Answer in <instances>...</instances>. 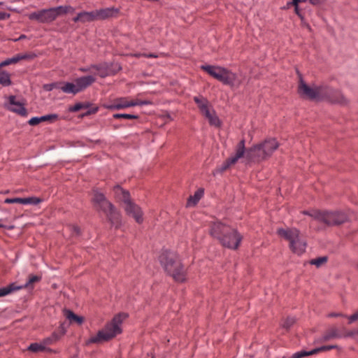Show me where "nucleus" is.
Returning <instances> with one entry per match:
<instances>
[{
	"label": "nucleus",
	"instance_id": "obj_4",
	"mask_svg": "<svg viewBox=\"0 0 358 358\" xmlns=\"http://www.w3.org/2000/svg\"><path fill=\"white\" fill-rule=\"evenodd\" d=\"M159 260L166 272L176 281L182 282L186 280V271L175 252L164 250L159 255Z\"/></svg>",
	"mask_w": 358,
	"mask_h": 358
},
{
	"label": "nucleus",
	"instance_id": "obj_38",
	"mask_svg": "<svg viewBox=\"0 0 358 358\" xmlns=\"http://www.w3.org/2000/svg\"><path fill=\"white\" fill-rule=\"evenodd\" d=\"M83 103H77L73 106V110L78 111V110H80L81 108H83Z\"/></svg>",
	"mask_w": 358,
	"mask_h": 358
},
{
	"label": "nucleus",
	"instance_id": "obj_45",
	"mask_svg": "<svg viewBox=\"0 0 358 358\" xmlns=\"http://www.w3.org/2000/svg\"><path fill=\"white\" fill-rule=\"evenodd\" d=\"M0 227H4L7 229H12L13 228V225H0Z\"/></svg>",
	"mask_w": 358,
	"mask_h": 358
},
{
	"label": "nucleus",
	"instance_id": "obj_39",
	"mask_svg": "<svg viewBox=\"0 0 358 358\" xmlns=\"http://www.w3.org/2000/svg\"><path fill=\"white\" fill-rule=\"evenodd\" d=\"M81 71L83 72H90V73H93V71H94V68H92V66H91L89 68H82L80 69Z\"/></svg>",
	"mask_w": 358,
	"mask_h": 358
},
{
	"label": "nucleus",
	"instance_id": "obj_22",
	"mask_svg": "<svg viewBox=\"0 0 358 358\" xmlns=\"http://www.w3.org/2000/svg\"><path fill=\"white\" fill-rule=\"evenodd\" d=\"M203 195V189H198L194 193V194L193 196H190L188 198L186 206L188 208L195 206L197 204V203L199 201V200L201 199Z\"/></svg>",
	"mask_w": 358,
	"mask_h": 358
},
{
	"label": "nucleus",
	"instance_id": "obj_5",
	"mask_svg": "<svg viewBox=\"0 0 358 358\" xmlns=\"http://www.w3.org/2000/svg\"><path fill=\"white\" fill-rule=\"evenodd\" d=\"M127 315L124 313L117 314L114 316L112 320L107 323L104 328L98 333L92 336L86 342L87 345L92 343H100L110 341L122 332L121 325Z\"/></svg>",
	"mask_w": 358,
	"mask_h": 358
},
{
	"label": "nucleus",
	"instance_id": "obj_19",
	"mask_svg": "<svg viewBox=\"0 0 358 358\" xmlns=\"http://www.w3.org/2000/svg\"><path fill=\"white\" fill-rule=\"evenodd\" d=\"M118 10L114 8H107L94 10L95 16L97 20H103L115 15Z\"/></svg>",
	"mask_w": 358,
	"mask_h": 358
},
{
	"label": "nucleus",
	"instance_id": "obj_41",
	"mask_svg": "<svg viewBox=\"0 0 358 358\" xmlns=\"http://www.w3.org/2000/svg\"><path fill=\"white\" fill-rule=\"evenodd\" d=\"M58 86H59V83L58 84H52V85H46L45 87V88L47 90H51L53 87L58 88Z\"/></svg>",
	"mask_w": 358,
	"mask_h": 358
},
{
	"label": "nucleus",
	"instance_id": "obj_40",
	"mask_svg": "<svg viewBox=\"0 0 358 358\" xmlns=\"http://www.w3.org/2000/svg\"><path fill=\"white\" fill-rule=\"evenodd\" d=\"M10 15L5 12H0V20H5L9 17Z\"/></svg>",
	"mask_w": 358,
	"mask_h": 358
},
{
	"label": "nucleus",
	"instance_id": "obj_15",
	"mask_svg": "<svg viewBox=\"0 0 358 358\" xmlns=\"http://www.w3.org/2000/svg\"><path fill=\"white\" fill-rule=\"evenodd\" d=\"M8 109L22 117H27L28 112L24 106V103L16 100L15 96H9V106Z\"/></svg>",
	"mask_w": 358,
	"mask_h": 358
},
{
	"label": "nucleus",
	"instance_id": "obj_46",
	"mask_svg": "<svg viewBox=\"0 0 358 358\" xmlns=\"http://www.w3.org/2000/svg\"><path fill=\"white\" fill-rule=\"evenodd\" d=\"M1 4V3H0V5Z\"/></svg>",
	"mask_w": 358,
	"mask_h": 358
},
{
	"label": "nucleus",
	"instance_id": "obj_12",
	"mask_svg": "<svg viewBox=\"0 0 358 358\" xmlns=\"http://www.w3.org/2000/svg\"><path fill=\"white\" fill-rule=\"evenodd\" d=\"M93 202L95 208L104 212L110 219L118 217V213L114 206L106 198L103 194L97 191L94 192Z\"/></svg>",
	"mask_w": 358,
	"mask_h": 358
},
{
	"label": "nucleus",
	"instance_id": "obj_6",
	"mask_svg": "<svg viewBox=\"0 0 358 358\" xmlns=\"http://www.w3.org/2000/svg\"><path fill=\"white\" fill-rule=\"evenodd\" d=\"M210 234L218 239L223 246L232 250L237 249L242 240V236L227 225H213Z\"/></svg>",
	"mask_w": 358,
	"mask_h": 358
},
{
	"label": "nucleus",
	"instance_id": "obj_16",
	"mask_svg": "<svg viewBox=\"0 0 358 358\" xmlns=\"http://www.w3.org/2000/svg\"><path fill=\"white\" fill-rule=\"evenodd\" d=\"M336 345H324L320 348H315L310 351L302 350L293 354L289 358H302L306 356L313 355L321 352H324L336 348Z\"/></svg>",
	"mask_w": 358,
	"mask_h": 358
},
{
	"label": "nucleus",
	"instance_id": "obj_18",
	"mask_svg": "<svg viewBox=\"0 0 358 358\" xmlns=\"http://www.w3.org/2000/svg\"><path fill=\"white\" fill-rule=\"evenodd\" d=\"M96 79L93 76H83L78 78H76L74 81L76 84V87L78 90V92H81L84 90L87 87L90 86L92 83L95 82Z\"/></svg>",
	"mask_w": 358,
	"mask_h": 358
},
{
	"label": "nucleus",
	"instance_id": "obj_26",
	"mask_svg": "<svg viewBox=\"0 0 358 358\" xmlns=\"http://www.w3.org/2000/svg\"><path fill=\"white\" fill-rule=\"evenodd\" d=\"M41 279V277L40 275H29L27 282L21 287H22V288L31 289L34 287V285L36 282H38Z\"/></svg>",
	"mask_w": 358,
	"mask_h": 358
},
{
	"label": "nucleus",
	"instance_id": "obj_37",
	"mask_svg": "<svg viewBox=\"0 0 358 358\" xmlns=\"http://www.w3.org/2000/svg\"><path fill=\"white\" fill-rule=\"evenodd\" d=\"M355 334H358L357 330L348 331L343 336L344 337H350V336H354Z\"/></svg>",
	"mask_w": 358,
	"mask_h": 358
},
{
	"label": "nucleus",
	"instance_id": "obj_25",
	"mask_svg": "<svg viewBox=\"0 0 358 358\" xmlns=\"http://www.w3.org/2000/svg\"><path fill=\"white\" fill-rule=\"evenodd\" d=\"M80 17L82 23L97 20L96 16H95L94 11L81 12V13H80Z\"/></svg>",
	"mask_w": 358,
	"mask_h": 358
},
{
	"label": "nucleus",
	"instance_id": "obj_29",
	"mask_svg": "<svg viewBox=\"0 0 358 358\" xmlns=\"http://www.w3.org/2000/svg\"><path fill=\"white\" fill-rule=\"evenodd\" d=\"M28 350L34 352H42L45 350V346L41 344L34 343H31L28 347Z\"/></svg>",
	"mask_w": 358,
	"mask_h": 358
},
{
	"label": "nucleus",
	"instance_id": "obj_48",
	"mask_svg": "<svg viewBox=\"0 0 358 358\" xmlns=\"http://www.w3.org/2000/svg\"><path fill=\"white\" fill-rule=\"evenodd\" d=\"M152 358H154V357H152Z\"/></svg>",
	"mask_w": 358,
	"mask_h": 358
},
{
	"label": "nucleus",
	"instance_id": "obj_27",
	"mask_svg": "<svg viewBox=\"0 0 358 358\" xmlns=\"http://www.w3.org/2000/svg\"><path fill=\"white\" fill-rule=\"evenodd\" d=\"M2 67L3 66H0V84L3 86H8L11 84L10 74L1 70Z\"/></svg>",
	"mask_w": 358,
	"mask_h": 358
},
{
	"label": "nucleus",
	"instance_id": "obj_23",
	"mask_svg": "<svg viewBox=\"0 0 358 358\" xmlns=\"http://www.w3.org/2000/svg\"><path fill=\"white\" fill-rule=\"evenodd\" d=\"M64 316L67 320H69L71 323H76L78 324H81L84 319L83 317H80L75 313H73L72 311L69 310H64Z\"/></svg>",
	"mask_w": 358,
	"mask_h": 358
},
{
	"label": "nucleus",
	"instance_id": "obj_10",
	"mask_svg": "<svg viewBox=\"0 0 358 358\" xmlns=\"http://www.w3.org/2000/svg\"><path fill=\"white\" fill-rule=\"evenodd\" d=\"M73 11L74 8L71 6H60L31 13L28 17L31 20H36L41 23H50L54 21L59 15Z\"/></svg>",
	"mask_w": 358,
	"mask_h": 358
},
{
	"label": "nucleus",
	"instance_id": "obj_17",
	"mask_svg": "<svg viewBox=\"0 0 358 358\" xmlns=\"http://www.w3.org/2000/svg\"><path fill=\"white\" fill-rule=\"evenodd\" d=\"M42 200L36 196L27 198H8L5 200L6 203H20L23 205H33L36 206L40 203Z\"/></svg>",
	"mask_w": 358,
	"mask_h": 358
},
{
	"label": "nucleus",
	"instance_id": "obj_20",
	"mask_svg": "<svg viewBox=\"0 0 358 358\" xmlns=\"http://www.w3.org/2000/svg\"><path fill=\"white\" fill-rule=\"evenodd\" d=\"M58 89L66 94H76L79 92L75 82L59 83Z\"/></svg>",
	"mask_w": 358,
	"mask_h": 358
},
{
	"label": "nucleus",
	"instance_id": "obj_33",
	"mask_svg": "<svg viewBox=\"0 0 358 358\" xmlns=\"http://www.w3.org/2000/svg\"><path fill=\"white\" fill-rule=\"evenodd\" d=\"M19 55V58H20V60H25V59H27V60H30V59H34L35 57H36V55L33 52H28V53H24V54H18Z\"/></svg>",
	"mask_w": 358,
	"mask_h": 358
},
{
	"label": "nucleus",
	"instance_id": "obj_21",
	"mask_svg": "<svg viewBox=\"0 0 358 358\" xmlns=\"http://www.w3.org/2000/svg\"><path fill=\"white\" fill-rule=\"evenodd\" d=\"M342 335L338 332V330L336 327H331L327 330V331L324 334L322 341H328L329 340L334 338H341Z\"/></svg>",
	"mask_w": 358,
	"mask_h": 358
},
{
	"label": "nucleus",
	"instance_id": "obj_1",
	"mask_svg": "<svg viewBox=\"0 0 358 358\" xmlns=\"http://www.w3.org/2000/svg\"><path fill=\"white\" fill-rule=\"evenodd\" d=\"M278 143L275 138H268L264 142L254 145L245 152V140H241L237 145L235 155L228 158L218 169L220 172H224L231 166L235 164L238 160L244 157L252 162L266 160L271 156L273 152L278 148Z\"/></svg>",
	"mask_w": 358,
	"mask_h": 358
},
{
	"label": "nucleus",
	"instance_id": "obj_42",
	"mask_svg": "<svg viewBox=\"0 0 358 358\" xmlns=\"http://www.w3.org/2000/svg\"><path fill=\"white\" fill-rule=\"evenodd\" d=\"M141 55H136V57H140ZM143 56L145 57H153V58H156L157 57V55H154V54H150V55H147V54H143L142 55Z\"/></svg>",
	"mask_w": 358,
	"mask_h": 358
},
{
	"label": "nucleus",
	"instance_id": "obj_43",
	"mask_svg": "<svg viewBox=\"0 0 358 358\" xmlns=\"http://www.w3.org/2000/svg\"><path fill=\"white\" fill-rule=\"evenodd\" d=\"M329 317H338V316H341V317H346V315H343L341 313H330L329 315Z\"/></svg>",
	"mask_w": 358,
	"mask_h": 358
},
{
	"label": "nucleus",
	"instance_id": "obj_34",
	"mask_svg": "<svg viewBox=\"0 0 358 358\" xmlns=\"http://www.w3.org/2000/svg\"><path fill=\"white\" fill-rule=\"evenodd\" d=\"M294 322L295 319L294 317H288L287 318H286L283 323V327L287 329L289 327H291L294 324Z\"/></svg>",
	"mask_w": 358,
	"mask_h": 358
},
{
	"label": "nucleus",
	"instance_id": "obj_35",
	"mask_svg": "<svg viewBox=\"0 0 358 358\" xmlns=\"http://www.w3.org/2000/svg\"><path fill=\"white\" fill-rule=\"evenodd\" d=\"M41 122V117H34L31 118L28 123L31 126H35Z\"/></svg>",
	"mask_w": 358,
	"mask_h": 358
},
{
	"label": "nucleus",
	"instance_id": "obj_31",
	"mask_svg": "<svg viewBox=\"0 0 358 358\" xmlns=\"http://www.w3.org/2000/svg\"><path fill=\"white\" fill-rule=\"evenodd\" d=\"M113 117L115 119H120V118H125V119H138V116L135 115H131V114H124V113H116L113 115Z\"/></svg>",
	"mask_w": 358,
	"mask_h": 358
},
{
	"label": "nucleus",
	"instance_id": "obj_7",
	"mask_svg": "<svg viewBox=\"0 0 358 358\" xmlns=\"http://www.w3.org/2000/svg\"><path fill=\"white\" fill-rule=\"evenodd\" d=\"M201 69L213 78L231 87H238L241 81L237 79L236 73L221 66L202 65Z\"/></svg>",
	"mask_w": 358,
	"mask_h": 358
},
{
	"label": "nucleus",
	"instance_id": "obj_36",
	"mask_svg": "<svg viewBox=\"0 0 358 358\" xmlns=\"http://www.w3.org/2000/svg\"><path fill=\"white\" fill-rule=\"evenodd\" d=\"M349 320V324H351L352 322H355L358 320V310L352 314V315L348 317Z\"/></svg>",
	"mask_w": 358,
	"mask_h": 358
},
{
	"label": "nucleus",
	"instance_id": "obj_44",
	"mask_svg": "<svg viewBox=\"0 0 358 358\" xmlns=\"http://www.w3.org/2000/svg\"><path fill=\"white\" fill-rule=\"evenodd\" d=\"M73 21L74 22H81V19H80V13H78L76 17L73 18Z\"/></svg>",
	"mask_w": 358,
	"mask_h": 358
},
{
	"label": "nucleus",
	"instance_id": "obj_11",
	"mask_svg": "<svg viewBox=\"0 0 358 358\" xmlns=\"http://www.w3.org/2000/svg\"><path fill=\"white\" fill-rule=\"evenodd\" d=\"M194 101L196 103L201 113L208 120L210 126L220 127L221 121L216 115L209 101L203 96H194Z\"/></svg>",
	"mask_w": 358,
	"mask_h": 358
},
{
	"label": "nucleus",
	"instance_id": "obj_13",
	"mask_svg": "<svg viewBox=\"0 0 358 358\" xmlns=\"http://www.w3.org/2000/svg\"><path fill=\"white\" fill-rule=\"evenodd\" d=\"M150 103V101L141 100L138 98L120 97L115 99L110 104L106 105L105 107L110 110H121L136 106L149 105Z\"/></svg>",
	"mask_w": 358,
	"mask_h": 358
},
{
	"label": "nucleus",
	"instance_id": "obj_8",
	"mask_svg": "<svg viewBox=\"0 0 358 358\" xmlns=\"http://www.w3.org/2000/svg\"><path fill=\"white\" fill-rule=\"evenodd\" d=\"M113 192L116 200L122 203L127 214L133 217L136 222H142V211L140 207L131 199L129 192L122 189L119 185H116L113 187Z\"/></svg>",
	"mask_w": 358,
	"mask_h": 358
},
{
	"label": "nucleus",
	"instance_id": "obj_32",
	"mask_svg": "<svg viewBox=\"0 0 358 358\" xmlns=\"http://www.w3.org/2000/svg\"><path fill=\"white\" fill-rule=\"evenodd\" d=\"M58 119V115L57 114H50L41 117V122H54Z\"/></svg>",
	"mask_w": 358,
	"mask_h": 358
},
{
	"label": "nucleus",
	"instance_id": "obj_9",
	"mask_svg": "<svg viewBox=\"0 0 358 358\" xmlns=\"http://www.w3.org/2000/svg\"><path fill=\"white\" fill-rule=\"evenodd\" d=\"M277 232L280 237L289 242V248L293 252L301 255L305 252L306 242L297 229L294 227L279 228Z\"/></svg>",
	"mask_w": 358,
	"mask_h": 358
},
{
	"label": "nucleus",
	"instance_id": "obj_30",
	"mask_svg": "<svg viewBox=\"0 0 358 358\" xmlns=\"http://www.w3.org/2000/svg\"><path fill=\"white\" fill-rule=\"evenodd\" d=\"M19 61H20L19 55H16L13 57L7 59L5 61L0 63V66H8L10 64H13L18 62Z\"/></svg>",
	"mask_w": 358,
	"mask_h": 358
},
{
	"label": "nucleus",
	"instance_id": "obj_3",
	"mask_svg": "<svg viewBox=\"0 0 358 358\" xmlns=\"http://www.w3.org/2000/svg\"><path fill=\"white\" fill-rule=\"evenodd\" d=\"M305 215L311 217L310 221L323 222V224H343L345 222H355V215L353 212L348 210L341 211H325L312 209L304 211Z\"/></svg>",
	"mask_w": 358,
	"mask_h": 358
},
{
	"label": "nucleus",
	"instance_id": "obj_14",
	"mask_svg": "<svg viewBox=\"0 0 358 358\" xmlns=\"http://www.w3.org/2000/svg\"><path fill=\"white\" fill-rule=\"evenodd\" d=\"M92 68H94V70L96 71V73H94V74L98 75L101 78L113 75L121 69L120 66L117 64L108 63L92 65Z\"/></svg>",
	"mask_w": 358,
	"mask_h": 358
},
{
	"label": "nucleus",
	"instance_id": "obj_47",
	"mask_svg": "<svg viewBox=\"0 0 358 358\" xmlns=\"http://www.w3.org/2000/svg\"><path fill=\"white\" fill-rule=\"evenodd\" d=\"M357 333H358V330H357Z\"/></svg>",
	"mask_w": 358,
	"mask_h": 358
},
{
	"label": "nucleus",
	"instance_id": "obj_2",
	"mask_svg": "<svg viewBox=\"0 0 358 358\" xmlns=\"http://www.w3.org/2000/svg\"><path fill=\"white\" fill-rule=\"evenodd\" d=\"M298 92L301 96L311 100H326L331 103L341 105L348 103L347 99L338 90L327 85L310 87L300 80Z\"/></svg>",
	"mask_w": 358,
	"mask_h": 358
},
{
	"label": "nucleus",
	"instance_id": "obj_24",
	"mask_svg": "<svg viewBox=\"0 0 358 358\" xmlns=\"http://www.w3.org/2000/svg\"><path fill=\"white\" fill-rule=\"evenodd\" d=\"M22 289V287H19L16 283H11L9 285L0 288V297L6 296L13 292Z\"/></svg>",
	"mask_w": 358,
	"mask_h": 358
},
{
	"label": "nucleus",
	"instance_id": "obj_28",
	"mask_svg": "<svg viewBox=\"0 0 358 358\" xmlns=\"http://www.w3.org/2000/svg\"><path fill=\"white\" fill-rule=\"evenodd\" d=\"M327 259H328L327 257L324 256V257H318L316 259H313L310 261L309 263L311 265H315L316 267L319 268L321 266H322L323 264H326L327 262Z\"/></svg>",
	"mask_w": 358,
	"mask_h": 358
}]
</instances>
